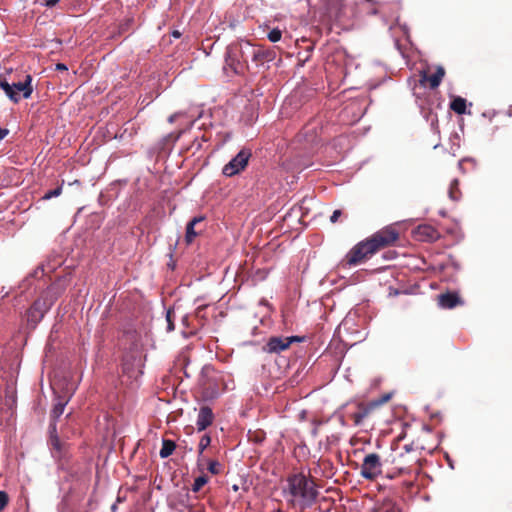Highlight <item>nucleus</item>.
<instances>
[{"mask_svg": "<svg viewBox=\"0 0 512 512\" xmlns=\"http://www.w3.org/2000/svg\"><path fill=\"white\" fill-rule=\"evenodd\" d=\"M172 36H173L174 38H179V37L181 36V33H180L178 30H174V31L172 32Z\"/></svg>", "mask_w": 512, "mask_h": 512, "instance_id": "obj_41", "label": "nucleus"}, {"mask_svg": "<svg viewBox=\"0 0 512 512\" xmlns=\"http://www.w3.org/2000/svg\"><path fill=\"white\" fill-rule=\"evenodd\" d=\"M249 58L252 60V53L251 54H247V61L249 60Z\"/></svg>", "mask_w": 512, "mask_h": 512, "instance_id": "obj_43", "label": "nucleus"}, {"mask_svg": "<svg viewBox=\"0 0 512 512\" xmlns=\"http://www.w3.org/2000/svg\"><path fill=\"white\" fill-rule=\"evenodd\" d=\"M49 309V306L46 304L44 300L38 299L36 300L32 306L27 311V320L28 322L36 325L44 316V314Z\"/></svg>", "mask_w": 512, "mask_h": 512, "instance_id": "obj_10", "label": "nucleus"}, {"mask_svg": "<svg viewBox=\"0 0 512 512\" xmlns=\"http://www.w3.org/2000/svg\"><path fill=\"white\" fill-rule=\"evenodd\" d=\"M58 2H59V0H46V1H45V6H47V7H53V6H55Z\"/></svg>", "mask_w": 512, "mask_h": 512, "instance_id": "obj_38", "label": "nucleus"}, {"mask_svg": "<svg viewBox=\"0 0 512 512\" xmlns=\"http://www.w3.org/2000/svg\"><path fill=\"white\" fill-rule=\"evenodd\" d=\"M0 87L4 90L5 94L11 101L14 103H18L20 101L21 96H19L18 92L13 89L12 84H9L3 77L0 80Z\"/></svg>", "mask_w": 512, "mask_h": 512, "instance_id": "obj_21", "label": "nucleus"}, {"mask_svg": "<svg viewBox=\"0 0 512 512\" xmlns=\"http://www.w3.org/2000/svg\"><path fill=\"white\" fill-rule=\"evenodd\" d=\"M204 221L203 216L194 217L191 221L188 222L186 226V235L185 241L187 244H191L194 238L198 235V232L195 231V226Z\"/></svg>", "mask_w": 512, "mask_h": 512, "instance_id": "obj_19", "label": "nucleus"}, {"mask_svg": "<svg viewBox=\"0 0 512 512\" xmlns=\"http://www.w3.org/2000/svg\"><path fill=\"white\" fill-rule=\"evenodd\" d=\"M175 118H176V115H171L169 118H168V121L170 123H173L175 121Z\"/></svg>", "mask_w": 512, "mask_h": 512, "instance_id": "obj_42", "label": "nucleus"}, {"mask_svg": "<svg viewBox=\"0 0 512 512\" xmlns=\"http://www.w3.org/2000/svg\"><path fill=\"white\" fill-rule=\"evenodd\" d=\"M323 8L330 22H341L346 16L345 0H323Z\"/></svg>", "mask_w": 512, "mask_h": 512, "instance_id": "obj_8", "label": "nucleus"}, {"mask_svg": "<svg viewBox=\"0 0 512 512\" xmlns=\"http://www.w3.org/2000/svg\"><path fill=\"white\" fill-rule=\"evenodd\" d=\"M450 109L455 113L462 115L466 113V99L458 96L455 97L450 103Z\"/></svg>", "mask_w": 512, "mask_h": 512, "instance_id": "obj_23", "label": "nucleus"}, {"mask_svg": "<svg viewBox=\"0 0 512 512\" xmlns=\"http://www.w3.org/2000/svg\"><path fill=\"white\" fill-rule=\"evenodd\" d=\"M2 79V75H0V80Z\"/></svg>", "mask_w": 512, "mask_h": 512, "instance_id": "obj_45", "label": "nucleus"}, {"mask_svg": "<svg viewBox=\"0 0 512 512\" xmlns=\"http://www.w3.org/2000/svg\"><path fill=\"white\" fill-rule=\"evenodd\" d=\"M417 235L419 236V239L422 241H428V242H434L439 239L440 234L431 225H420L417 228Z\"/></svg>", "mask_w": 512, "mask_h": 512, "instance_id": "obj_16", "label": "nucleus"}, {"mask_svg": "<svg viewBox=\"0 0 512 512\" xmlns=\"http://www.w3.org/2000/svg\"><path fill=\"white\" fill-rule=\"evenodd\" d=\"M73 392H70L69 395L65 394L63 396H59L57 403L54 405L52 411H51V423H56L58 418L63 414L65 406L69 402V399L71 397Z\"/></svg>", "mask_w": 512, "mask_h": 512, "instance_id": "obj_18", "label": "nucleus"}, {"mask_svg": "<svg viewBox=\"0 0 512 512\" xmlns=\"http://www.w3.org/2000/svg\"><path fill=\"white\" fill-rule=\"evenodd\" d=\"M248 48H251V43L243 40L227 47L225 63L237 75H242L248 70L247 54H251Z\"/></svg>", "mask_w": 512, "mask_h": 512, "instance_id": "obj_2", "label": "nucleus"}, {"mask_svg": "<svg viewBox=\"0 0 512 512\" xmlns=\"http://www.w3.org/2000/svg\"><path fill=\"white\" fill-rule=\"evenodd\" d=\"M343 215V212L342 210L340 209H337L335 210L332 215L330 216V222L331 223H336L338 221V219Z\"/></svg>", "mask_w": 512, "mask_h": 512, "instance_id": "obj_35", "label": "nucleus"}, {"mask_svg": "<svg viewBox=\"0 0 512 512\" xmlns=\"http://www.w3.org/2000/svg\"><path fill=\"white\" fill-rule=\"evenodd\" d=\"M208 482V477L206 475H201L194 480L192 491L199 492L201 488Z\"/></svg>", "mask_w": 512, "mask_h": 512, "instance_id": "obj_26", "label": "nucleus"}, {"mask_svg": "<svg viewBox=\"0 0 512 512\" xmlns=\"http://www.w3.org/2000/svg\"><path fill=\"white\" fill-rule=\"evenodd\" d=\"M404 450H405V453H404L405 456H417L418 457V455L415 453L416 451H415V449H414L412 444L411 445H405L404 446Z\"/></svg>", "mask_w": 512, "mask_h": 512, "instance_id": "obj_36", "label": "nucleus"}, {"mask_svg": "<svg viewBox=\"0 0 512 512\" xmlns=\"http://www.w3.org/2000/svg\"><path fill=\"white\" fill-rule=\"evenodd\" d=\"M214 415L210 407L203 406L200 408L196 425L198 431L205 430L208 426H210L213 422Z\"/></svg>", "mask_w": 512, "mask_h": 512, "instance_id": "obj_13", "label": "nucleus"}, {"mask_svg": "<svg viewBox=\"0 0 512 512\" xmlns=\"http://www.w3.org/2000/svg\"><path fill=\"white\" fill-rule=\"evenodd\" d=\"M211 438L209 435L205 434L201 437L198 448H199V454L201 455L203 451L210 445Z\"/></svg>", "mask_w": 512, "mask_h": 512, "instance_id": "obj_31", "label": "nucleus"}, {"mask_svg": "<svg viewBox=\"0 0 512 512\" xmlns=\"http://www.w3.org/2000/svg\"><path fill=\"white\" fill-rule=\"evenodd\" d=\"M405 474H406L405 472L398 471V467H396L395 465H392L391 468H387L385 475L389 479H394L396 477H399V476L405 475Z\"/></svg>", "mask_w": 512, "mask_h": 512, "instance_id": "obj_29", "label": "nucleus"}, {"mask_svg": "<svg viewBox=\"0 0 512 512\" xmlns=\"http://www.w3.org/2000/svg\"><path fill=\"white\" fill-rule=\"evenodd\" d=\"M390 395L386 394L382 396L380 399L371 401V404H377V408H379L382 404L386 403L390 399Z\"/></svg>", "mask_w": 512, "mask_h": 512, "instance_id": "obj_34", "label": "nucleus"}, {"mask_svg": "<svg viewBox=\"0 0 512 512\" xmlns=\"http://www.w3.org/2000/svg\"><path fill=\"white\" fill-rule=\"evenodd\" d=\"M252 53V61L256 64H262L264 61L269 60V52L261 47L254 46L251 44V48H248Z\"/></svg>", "mask_w": 512, "mask_h": 512, "instance_id": "obj_20", "label": "nucleus"}, {"mask_svg": "<svg viewBox=\"0 0 512 512\" xmlns=\"http://www.w3.org/2000/svg\"><path fill=\"white\" fill-rule=\"evenodd\" d=\"M207 469L211 474L218 475L222 472L223 466L217 460H209L207 463Z\"/></svg>", "mask_w": 512, "mask_h": 512, "instance_id": "obj_25", "label": "nucleus"}, {"mask_svg": "<svg viewBox=\"0 0 512 512\" xmlns=\"http://www.w3.org/2000/svg\"><path fill=\"white\" fill-rule=\"evenodd\" d=\"M176 449V443L170 439L162 440V448L160 449L159 455L162 459L169 457L173 454Z\"/></svg>", "mask_w": 512, "mask_h": 512, "instance_id": "obj_22", "label": "nucleus"}, {"mask_svg": "<svg viewBox=\"0 0 512 512\" xmlns=\"http://www.w3.org/2000/svg\"><path fill=\"white\" fill-rule=\"evenodd\" d=\"M375 253L374 246L371 245L368 239L356 244L342 260L343 266H356L366 260L370 259Z\"/></svg>", "mask_w": 512, "mask_h": 512, "instance_id": "obj_3", "label": "nucleus"}, {"mask_svg": "<svg viewBox=\"0 0 512 512\" xmlns=\"http://www.w3.org/2000/svg\"><path fill=\"white\" fill-rule=\"evenodd\" d=\"M31 82H32V77H31V75L27 74L25 76L24 81L13 83L12 86H13V89L16 92H18L19 95H20V93H22L23 98H29L33 92V87L31 85Z\"/></svg>", "mask_w": 512, "mask_h": 512, "instance_id": "obj_17", "label": "nucleus"}, {"mask_svg": "<svg viewBox=\"0 0 512 512\" xmlns=\"http://www.w3.org/2000/svg\"><path fill=\"white\" fill-rule=\"evenodd\" d=\"M445 76V69L442 66H438L435 73L429 75L425 72L420 75V82L422 84L428 83L431 89H436L442 82Z\"/></svg>", "mask_w": 512, "mask_h": 512, "instance_id": "obj_12", "label": "nucleus"}, {"mask_svg": "<svg viewBox=\"0 0 512 512\" xmlns=\"http://www.w3.org/2000/svg\"><path fill=\"white\" fill-rule=\"evenodd\" d=\"M56 70H60V71H66L67 70V66L63 63H58L56 65Z\"/></svg>", "mask_w": 512, "mask_h": 512, "instance_id": "obj_40", "label": "nucleus"}, {"mask_svg": "<svg viewBox=\"0 0 512 512\" xmlns=\"http://www.w3.org/2000/svg\"><path fill=\"white\" fill-rule=\"evenodd\" d=\"M173 316H174L173 311L168 310L167 313H166V320H167V324H168L167 325L168 331H173L174 330Z\"/></svg>", "mask_w": 512, "mask_h": 512, "instance_id": "obj_32", "label": "nucleus"}, {"mask_svg": "<svg viewBox=\"0 0 512 512\" xmlns=\"http://www.w3.org/2000/svg\"><path fill=\"white\" fill-rule=\"evenodd\" d=\"M376 409L377 404L360 402L347 405L345 413L355 426H364Z\"/></svg>", "mask_w": 512, "mask_h": 512, "instance_id": "obj_4", "label": "nucleus"}, {"mask_svg": "<svg viewBox=\"0 0 512 512\" xmlns=\"http://www.w3.org/2000/svg\"><path fill=\"white\" fill-rule=\"evenodd\" d=\"M8 133V129H3L0 127V141L3 140L8 135Z\"/></svg>", "mask_w": 512, "mask_h": 512, "instance_id": "obj_37", "label": "nucleus"}, {"mask_svg": "<svg viewBox=\"0 0 512 512\" xmlns=\"http://www.w3.org/2000/svg\"><path fill=\"white\" fill-rule=\"evenodd\" d=\"M417 461V456H405L404 453H399L398 455L392 457L390 463L391 465L398 467V471L409 474L411 473L413 465L417 463Z\"/></svg>", "mask_w": 512, "mask_h": 512, "instance_id": "obj_11", "label": "nucleus"}, {"mask_svg": "<svg viewBox=\"0 0 512 512\" xmlns=\"http://www.w3.org/2000/svg\"><path fill=\"white\" fill-rule=\"evenodd\" d=\"M251 157L250 150L242 149L235 157H233L222 169L223 175L232 177L243 171L248 165Z\"/></svg>", "mask_w": 512, "mask_h": 512, "instance_id": "obj_7", "label": "nucleus"}, {"mask_svg": "<svg viewBox=\"0 0 512 512\" xmlns=\"http://www.w3.org/2000/svg\"><path fill=\"white\" fill-rule=\"evenodd\" d=\"M449 197L453 201H458L461 198V191L459 189V181L457 179H453L450 183Z\"/></svg>", "mask_w": 512, "mask_h": 512, "instance_id": "obj_24", "label": "nucleus"}, {"mask_svg": "<svg viewBox=\"0 0 512 512\" xmlns=\"http://www.w3.org/2000/svg\"><path fill=\"white\" fill-rule=\"evenodd\" d=\"M138 338H139V337H138V334H137L135 331H133V332H127V333L125 334V340H127V341H128V340H129V341H131V344H132L131 349H132V350H137V349H138Z\"/></svg>", "mask_w": 512, "mask_h": 512, "instance_id": "obj_27", "label": "nucleus"}, {"mask_svg": "<svg viewBox=\"0 0 512 512\" xmlns=\"http://www.w3.org/2000/svg\"><path fill=\"white\" fill-rule=\"evenodd\" d=\"M49 433H50L49 443H50L51 449L53 451V455L60 457L62 454V451H63L64 444L60 441V439L57 435L56 423H50Z\"/></svg>", "mask_w": 512, "mask_h": 512, "instance_id": "obj_15", "label": "nucleus"}, {"mask_svg": "<svg viewBox=\"0 0 512 512\" xmlns=\"http://www.w3.org/2000/svg\"><path fill=\"white\" fill-rule=\"evenodd\" d=\"M62 193V184L59 185L58 187H56L55 189L53 190H49L47 191L44 196L42 197L43 200H49L53 197H58L60 196Z\"/></svg>", "mask_w": 512, "mask_h": 512, "instance_id": "obj_28", "label": "nucleus"}, {"mask_svg": "<svg viewBox=\"0 0 512 512\" xmlns=\"http://www.w3.org/2000/svg\"><path fill=\"white\" fill-rule=\"evenodd\" d=\"M438 303L442 308L452 309L463 302L457 293L447 292L438 296Z\"/></svg>", "mask_w": 512, "mask_h": 512, "instance_id": "obj_14", "label": "nucleus"}, {"mask_svg": "<svg viewBox=\"0 0 512 512\" xmlns=\"http://www.w3.org/2000/svg\"><path fill=\"white\" fill-rule=\"evenodd\" d=\"M287 489L292 497V504L300 506L302 510L311 507L318 497L314 480L308 479L302 473L293 474L287 478Z\"/></svg>", "mask_w": 512, "mask_h": 512, "instance_id": "obj_1", "label": "nucleus"}, {"mask_svg": "<svg viewBox=\"0 0 512 512\" xmlns=\"http://www.w3.org/2000/svg\"><path fill=\"white\" fill-rule=\"evenodd\" d=\"M398 238V231L391 226H387L377 231L367 239L371 245L374 246L375 251L378 252L383 248L393 245L398 240Z\"/></svg>", "mask_w": 512, "mask_h": 512, "instance_id": "obj_6", "label": "nucleus"}, {"mask_svg": "<svg viewBox=\"0 0 512 512\" xmlns=\"http://www.w3.org/2000/svg\"><path fill=\"white\" fill-rule=\"evenodd\" d=\"M382 12H383V5L382 4H378V7L374 8L371 11L372 14H378V13H382Z\"/></svg>", "mask_w": 512, "mask_h": 512, "instance_id": "obj_39", "label": "nucleus"}, {"mask_svg": "<svg viewBox=\"0 0 512 512\" xmlns=\"http://www.w3.org/2000/svg\"><path fill=\"white\" fill-rule=\"evenodd\" d=\"M302 338L298 336L281 337L274 336L269 338L263 350L268 353H281L287 350L292 343L301 342Z\"/></svg>", "mask_w": 512, "mask_h": 512, "instance_id": "obj_9", "label": "nucleus"}, {"mask_svg": "<svg viewBox=\"0 0 512 512\" xmlns=\"http://www.w3.org/2000/svg\"><path fill=\"white\" fill-rule=\"evenodd\" d=\"M8 501V494L4 491H0V512L7 506Z\"/></svg>", "mask_w": 512, "mask_h": 512, "instance_id": "obj_33", "label": "nucleus"}, {"mask_svg": "<svg viewBox=\"0 0 512 512\" xmlns=\"http://www.w3.org/2000/svg\"><path fill=\"white\" fill-rule=\"evenodd\" d=\"M382 466L383 463L379 454L368 453L362 461L360 475L366 480L374 481L382 475Z\"/></svg>", "mask_w": 512, "mask_h": 512, "instance_id": "obj_5", "label": "nucleus"}, {"mask_svg": "<svg viewBox=\"0 0 512 512\" xmlns=\"http://www.w3.org/2000/svg\"><path fill=\"white\" fill-rule=\"evenodd\" d=\"M281 37H282V31L278 28L271 30L267 35V38L269 39V41H271L273 43L280 41Z\"/></svg>", "mask_w": 512, "mask_h": 512, "instance_id": "obj_30", "label": "nucleus"}, {"mask_svg": "<svg viewBox=\"0 0 512 512\" xmlns=\"http://www.w3.org/2000/svg\"><path fill=\"white\" fill-rule=\"evenodd\" d=\"M233 489H234L235 491H237V490H238V487H237L236 485H234V486H233Z\"/></svg>", "mask_w": 512, "mask_h": 512, "instance_id": "obj_44", "label": "nucleus"}]
</instances>
